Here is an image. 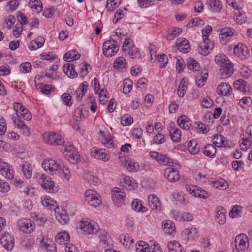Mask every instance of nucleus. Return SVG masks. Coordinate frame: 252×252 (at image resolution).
Listing matches in <instances>:
<instances>
[{
	"label": "nucleus",
	"mask_w": 252,
	"mask_h": 252,
	"mask_svg": "<svg viewBox=\"0 0 252 252\" xmlns=\"http://www.w3.org/2000/svg\"><path fill=\"white\" fill-rule=\"evenodd\" d=\"M42 167L47 173L63 176L67 180H69L71 176L67 167L58 164L52 159L44 160L42 162Z\"/></svg>",
	"instance_id": "f257e3e1"
},
{
	"label": "nucleus",
	"mask_w": 252,
	"mask_h": 252,
	"mask_svg": "<svg viewBox=\"0 0 252 252\" xmlns=\"http://www.w3.org/2000/svg\"><path fill=\"white\" fill-rule=\"evenodd\" d=\"M36 181L40 185L42 189L49 193H55L58 189L55 187L54 182L46 175L37 173L34 176Z\"/></svg>",
	"instance_id": "f03ea898"
},
{
	"label": "nucleus",
	"mask_w": 252,
	"mask_h": 252,
	"mask_svg": "<svg viewBox=\"0 0 252 252\" xmlns=\"http://www.w3.org/2000/svg\"><path fill=\"white\" fill-rule=\"evenodd\" d=\"M23 107L20 103H15L14 104V109L16 114L15 116H13L12 120L15 126L20 130L23 131L24 133L27 136H29L31 134L30 129L25 123L22 121L19 115H18L19 112L21 111Z\"/></svg>",
	"instance_id": "7ed1b4c3"
},
{
	"label": "nucleus",
	"mask_w": 252,
	"mask_h": 252,
	"mask_svg": "<svg viewBox=\"0 0 252 252\" xmlns=\"http://www.w3.org/2000/svg\"><path fill=\"white\" fill-rule=\"evenodd\" d=\"M61 150L69 162L74 164L79 160L78 152L73 146H63Z\"/></svg>",
	"instance_id": "20e7f679"
},
{
	"label": "nucleus",
	"mask_w": 252,
	"mask_h": 252,
	"mask_svg": "<svg viewBox=\"0 0 252 252\" xmlns=\"http://www.w3.org/2000/svg\"><path fill=\"white\" fill-rule=\"evenodd\" d=\"M18 229L26 234L32 233L35 228L34 222L29 219L24 218L18 222Z\"/></svg>",
	"instance_id": "39448f33"
},
{
	"label": "nucleus",
	"mask_w": 252,
	"mask_h": 252,
	"mask_svg": "<svg viewBox=\"0 0 252 252\" xmlns=\"http://www.w3.org/2000/svg\"><path fill=\"white\" fill-rule=\"evenodd\" d=\"M85 200L90 205L96 207L101 203L100 195L94 190H87L85 193Z\"/></svg>",
	"instance_id": "423d86ee"
},
{
	"label": "nucleus",
	"mask_w": 252,
	"mask_h": 252,
	"mask_svg": "<svg viewBox=\"0 0 252 252\" xmlns=\"http://www.w3.org/2000/svg\"><path fill=\"white\" fill-rule=\"evenodd\" d=\"M119 50V46L117 41L115 40H108L103 43V52L105 56L111 57L115 55Z\"/></svg>",
	"instance_id": "0eeeda50"
},
{
	"label": "nucleus",
	"mask_w": 252,
	"mask_h": 252,
	"mask_svg": "<svg viewBox=\"0 0 252 252\" xmlns=\"http://www.w3.org/2000/svg\"><path fill=\"white\" fill-rule=\"evenodd\" d=\"M80 228L88 234H93L97 232L99 226L94 221L89 220H82L80 222Z\"/></svg>",
	"instance_id": "6e6552de"
},
{
	"label": "nucleus",
	"mask_w": 252,
	"mask_h": 252,
	"mask_svg": "<svg viewBox=\"0 0 252 252\" xmlns=\"http://www.w3.org/2000/svg\"><path fill=\"white\" fill-rule=\"evenodd\" d=\"M43 140L45 143L51 145H59L63 143V139L58 133L47 132L43 135Z\"/></svg>",
	"instance_id": "1a4fd4ad"
},
{
	"label": "nucleus",
	"mask_w": 252,
	"mask_h": 252,
	"mask_svg": "<svg viewBox=\"0 0 252 252\" xmlns=\"http://www.w3.org/2000/svg\"><path fill=\"white\" fill-rule=\"evenodd\" d=\"M242 141L240 146L242 150L248 149L252 141V125L247 126L245 133L243 134Z\"/></svg>",
	"instance_id": "9d476101"
},
{
	"label": "nucleus",
	"mask_w": 252,
	"mask_h": 252,
	"mask_svg": "<svg viewBox=\"0 0 252 252\" xmlns=\"http://www.w3.org/2000/svg\"><path fill=\"white\" fill-rule=\"evenodd\" d=\"M214 47V44L210 41L208 37L203 38V41L200 42L198 46V52L203 56L207 55Z\"/></svg>",
	"instance_id": "9b49d317"
},
{
	"label": "nucleus",
	"mask_w": 252,
	"mask_h": 252,
	"mask_svg": "<svg viewBox=\"0 0 252 252\" xmlns=\"http://www.w3.org/2000/svg\"><path fill=\"white\" fill-rule=\"evenodd\" d=\"M248 245V238L245 234H241L236 237L235 247L238 252L245 251Z\"/></svg>",
	"instance_id": "f8f14e48"
},
{
	"label": "nucleus",
	"mask_w": 252,
	"mask_h": 252,
	"mask_svg": "<svg viewBox=\"0 0 252 252\" xmlns=\"http://www.w3.org/2000/svg\"><path fill=\"white\" fill-rule=\"evenodd\" d=\"M91 153L92 156L95 158L105 162L108 161L110 158L109 152L105 149H95L93 148Z\"/></svg>",
	"instance_id": "ddd939ff"
},
{
	"label": "nucleus",
	"mask_w": 252,
	"mask_h": 252,
	"mask_svg": "<svg viewBox=\"0 0 252 252\" xmlns=\"http://www.w3.org/2000/svg\"><path fill=\"white\" fill-rule=\"evenodd\" d=\"M234 54L242 60L246 59L249 56V51L248 48L242 43H238L234 47Z\"/></svg>",
	"instance_id": "4468645a"
},
{
	"label": "nucleus",
	"mask_w": 252,
	"mask_h": 252,
	"mask_svg": "<svg viewBox=\"0 0 252 252\" xmlns=\"http://www.w3.org/2000/svg\"><path fill=\"white\" fill-rule=\"evenodd\" d=\"M0 172L3 176L8 179L11 180L14 178L13 168L7 163L0 162Z\"/></svg>",
	"instance_id": "2eb2a0df"
},
{
	"label": "nucleus",
	"mask_w": 252,
	"mask_h": 252,
	"mask_svg": "<svg viewBox=\"0 0 252 252\" xmlns=\"http://www.w3.org/2000/svg\"><path fill=\"white\" fill-rule=\"evenodd\" d=\"M0 243L6 250L11 251L14 247V241L13 237L7 233H5L1 237Z\"/></svg>",
	"instance_id": "dca6fc26"
},
{
	"label": "nucleus",
	"mask_w": 252,
	"mask_h": 252,
	"mask_svg": "<svg viewBox=\"0 0 252 252\" xmlns=\"http://www.w3.org/2000/svg\"><path fill=\"white\" fill-rule=\"evenodd\" d=\"M234 30L230 28H224L221 29L219 35L220 41L223 44L226 43L234 35Z\"/></svg>",
	"instance_id": "f3484780"
},
{
	"label": "nucleus",
	"mask_w": 252,
	"mask_h": 252,
	"mask_svg": "<svg viewBox=\"0 0 252 252\" xmlns=\"http://www.w3.org/2000/svg\"><path fill=\"white\" fill-rule=\"evenodd\" d=\"M233 65L231 63H225V64L222 65L220 67L219 72L222 78H227L231 76L233 72Z\"/></svg>",
	"instance_id": "a211bd4d"
},
{
	"label": "nucleus",
	"mask_w": 252,
	"mask_h": 252,
	"mask_svg": "<svg viewBox=\"0 0 252 252\" xmlns=\"http://www.w3.org/2000/svg\"><path fill=\"white\" fill-rule=\"evenodd\" d=\"M232 91L231 86L227 83H221L217 88L218 94L221 96H228L230 95Z\"/></svg>",
	"instance_id": "6ab92c4d"
},
{
	"label": "nucleus",
	"mask_w": 252,
	"mask_h": 252,
	"mask_svg": "<svg viewBox=\"0 0 252 252\" xmlns=\"http://www.w3.org/2000/svg\"><path fill=\"white\" fill-rule=\"evenodd\" d=\"M165 178L171 182H175L179 180V171L171 168H167L164 172Z\"/></svg>",
	"instance_id": "aec40b11"
},
{
	"label": "nucleus",
	"mask_w": 252,
	"mask_h": 252,
	"mask_svg": "<svg viewBox=\"0 0 252 252\" xmlns=\"http://www.w3.org/2000/svg\"><path fill=\"white\" fill-rule=\"evenodd\" d=\"M176 47L178 49L183 53H187L189 51L190 45L189 41L184 38H179L176 42Z\"/></svg>",
	"instance_id": "412c9836"
},
{
	"label": "nucleus",
	"mask_w": 252,
	"mask_h": 252,
	"mask_svg": "<svg viewBox=\"0 0 252 252\" xmlns=\"http://www.w3.org/2000/svg\"><path fill=\"white\" fill-rule=\"evenodd\" d=\"M148 201L149 206L152 210H156L158 211L161 210V205L158 197L153 194H151L148 197Z\"/></svg>",
	"instance_id": "4be33fe9"
},
{
	"label": "nucleus",
	"mask_w": 252,
	"mask_h": 252,
	"mask_svg": "<svg viewBox=\"0 0 252 252\" xmlns=\"http://www.w3.org/2000/svg\"><path fill=\"white\" fill-rule=\"evenodd\" d=\"M226 210L221 206L218 208L216 215V221L220 225H223L226 221Z\"/></svg>",
	"instance_id": "5701e85b"
},
{
	"label": "nucleus",
	"mask_w": 252,
	"mask_h": 252,
	"mask_svg": "<svg viewBox=\"0 0 252 252\" xmlns=\"http://www.w3.org/2000/svg\"><path fill=\"white\" fill-rule=\"evenodd\" d=\"M234 19L239 24H242L246 21V16L239 6L235 8Z\"/></svg>",
	"instance_id": "b1692460"
},
{
	"label": "nucleus",
	"mask_w": 252,
	"mask_h": 252,
	"mask_svg": "<svg viewBox=\"0 0 252 252\" xmlns=\"http://www.w3.org/2000/svg\"><path fill=\"white\" fill-rule=\"evenodd\" d=\"M177 123L181 128L186 130H189L191 125L190 120L185 115H182L178 117Z\"/></svg>",
	"instance_id": "393cba45"
},
{
	"label": "nucleus",
	"mask_w": 252,
	"mask_h": 252,
	"mask_svg": "<svg viewBox=\"0 0 252 252\" xmlns=\"http://www.w3.org/2000/svg\"><path fill=\"white\" fill-rule=\"evenodd\" d=\"M123 186L127 190H133L137 186L135 180L129 176H126L124 178Z\"/></svg>",
	"instance_id": "a878e982"
},
{
	"label": "nucleus",
	"mask_w": 252,
	"mask_h": 252,
	"mask_svg": "<svg viewBox=\"0 0 252 252\" xmlns=\"http://www.w3.org/2000/svg\"><path fill=\"white\" fill-rule=\"evenodd\" d=\"M70 239V237L68 233L65 231L61 232L57 234L55 237L56 242L60 245H64L67 244Z\"/></svg>",
	"instance_id": "bb28decb"
},
{
	"label": "nucleus",
	"mask_w": 252,
	"mask_h": 252,
	"mask_svg": "<svg viewBox=\"0 0 252 252\" xmlns=\"http://www.w3.org/2000/svg\"><path fill=\"white\" fill-rule=\"evenodd\" d=\"M208 78V71L204 69L201 73L196 75L195 82L198 87L203 86Z\"/></svg>",
	"instance_id": "cd10ccee"
},
{
	"label": "nucleus",
	"mask_w": 252,
	"mask_h": 252,
	"mask_svg": "<svg viewBox=\"0 0 252 252\" xmlns=\"http://www.w3.org/2000/svg\"><path fill=\"white\" fill-rule=\"evenodd\" d=\"M55 212L56 218L61 224L63 225L67 224L69 218L68 215L65 213V211L62 210V213H59V211H57V209H55Z\"/></svg>",
	"instance_id": "c85d7f7f"
},
{
	"label": "nucleus",
	"mask_w": 252,
	"mask_h": 252,
	"mask_svg": "<svg viewBox=\"0 0 252 252\" xmlns=\"http://www.w3.org/2000/svg\"><path fill=\"white\" fill-rule=\"evenodd\" d=\"M99 137L101 138V142L107 147L113 146V140L110 138V135L107 132L100 131Z\"/></svg>",
	"instance_id": "c756f323"
},
{
	"label": "nucleus",
	"mask_w": 252,
	"mask_h": 252,
	"mask_svg": "<svg viewBox=\"0 0 252 252\" xmlns=\"http://www.w3.org/2000/svg\"><path fill=\"white\" fill-rule=\"evenodd\" d=\"M40 246L47 251L55 252L56 251V244L52 241L42 239L40 241Z\"/></svg>",
	"instance_id": "7c9ffc66"
},
{
	"label": "nucleus",
	"mask_w": 252,
	"mask_h": 252,
	"mask_svg": "<svg viewBox=\"0 0 252 252\" xmlns=\"http://www.w3.org/2000/svg\"><path fill=\"white\" fill-rule=\"evenodd\" d=\"M123 158H124L125 165L129 171L134 172L139 170V166L138 163L132 161L131 159H130L129 158H126V157Z\"/></svg>",
	"instance_id": "2f4dec72"
},
{
	"label": "nucleus",
	"mask_w": 252,
	"mask_h": 252,
	"mask_svg": "<svg viewBox=\"0 0 252 252\" xmlns=\"http://www.w3.org/2000/svg\"><path fill=\"white\" fill-rule=\"evenodd\" d=\"M87 87L88 83L84 81L79 86L75 93L73 94H76V99L78 101H80L82 99L84 94L87 91Z\"/></svg>",
	"instance_id": "473e14b6"
},
{
	"label": "nucleus",
	"mask_w": 252,
	"mask_h": 252,
	"mask_svg": "<svg viewBox=\"0 0 252 252\" xmlns=\"http://www.w3.org/2000/svg\"><path fill=\"white\" fill-rule=\"evenodd\" d=\"M202 151L205 155L212 158L215 155L216 149L213 145L208 144L202 148Z\"/></svg>",
	"instance_id": "72a5a7b5"
},
{
	"label": "nucleus",
	"mask_w": 252,
	"mask_h": 252,
	"mask_svg": "<svg viewBox=\"0 0 252 252\" xmlns=\"http://www.w3.org/2000/svg\"><path fill=\"white\" fill-rule=\"evenodd\" d=\"M21 167L24 176L27 179H30L32 174V167L31 164L27 162H25L22 165Z\"/></svg>",
	"instance_id": "f704fd0d"
},
{
	"label": "nucleus",
	"mask_w": 252,
	"mask_h": 252,
	"mask_svg": "<svg viewBox=\"0 0 252 252\" xmlns=\"http://www.w3.org/2000/svg\"><path fill=\"white\" fill-rule=\"evenodd\" d=\"M162 228L168 234H171L175 231V226L174 223L170 220H165L162 222Z\"/></svg>",
	"instance_id": "c9c22d12"
},
{
	"label": "nucleus",
	"mask_w": 252,
	"mask_h": 252,
	"mask_svg": "<svg viewBox=\"0 0 252 252\" xmlns=\"http://www.w3.org/2000/svg\"><path fill=\"white\" fill-rule=\"evenodd\" d=\"M80 57L79 53L76 52L75 50H72L66 53L63 57L64 59L67 62H71L74 60L78 59Z\"/></svg>",
	"instance_id": "e433bc0d"
},
{
	"label": "nucleus",
	"mask_w": 252,
	"mask_h": 252,
	"mask_svg": "<svg viewBox=\"0 0 252 252\" xmlns=\"http://www.w3.org/2000/svg\"><path fill=\"white\" fill-rule=\"evenodd\" d=\"M215 61L217 64L220 66L225 64V63H229L230 61L223 54H219L215 56Z\"/></svg>",
	"instance_id": "4c0bfd02"
},
{
	"label": "nucleus",
	"mask_w": 252,
	"mask_h": 252,
	"mask_svg": "<svg viewBox=\"0 0 252 252\" xmlns=\"http://www.w3.org/2000/svg\"><path fill=\"white\" fill-rule=\"evenodd\" d=\"M213 140V144L215 145L217 147L225 146V138L221 134H217L214 135Z\"/></svg>",
	"instance_id": "58836bf2"
},
{
	"label": "nucleus",
	"mask_w": 252,
	"mask_h": 252,
	"mask_svg": "<svg viewBox=\"0 0 252 252\" xmlns=\"http://www.w3.org/2000/svg\"><path fill=\"white\" fill-rule=\"evenodd\" d=\"M212 184L214 187L219 189H226L228 187V183L222 179L220 180L213 181Z\"/></svg>",
	"instance_id": "ea45409f"
},
{
	"label": "nucleus",
	"mask_w": 252,
	"mask_h": 252,
	"mask_svg": "<svg viewBox=\"0 0 252 252\" xmlns=\"http://www.w3.org/2000/svg\"><path fill=\"white\" fill-rule=\"evenodd\" d=\"M167 248L169 252H182L181 246L178 242L176 241L169 242Z\"/></svg>",
	"instance_id": "a19ab883"
},
{
	"label": "nucleus",
	"mask_w": 252,
	"mask_h": 252,
	"mask_svg": "<svg viewBox=\"0 0 252 252\" xmlns=\"http://www.w3.org/2000/svg\"><path fill=\"white\" fill-rule=\"evenodd\" d=\"M189 151L192 154H196L200 151V147L195 140H192L188 143Z\"/></svg>",
	"instance_id": "79ce46f5"
},
{
	"label": "nucleus",
	"mask_w": 252,
	"mask_h": 252,
	"mask_svg": "<svg viewBox=\"0 0 252 252\" xmlns=\"http://www.w3.org/2000/svg\"><path fill=\"white\" fill-rule=\"evenodd\" d=\"M126 65L125 59L123 57H119L116 59L113 66L115 68L124 69L126 68Z\"/></svg>",
	"instance_id": "37998d69"
},
{
	"label": "nucleus",
	"mask_w": 252,
	"mask_h": 252,
	"mask_svg": "<svg viewBox=\"0 0 252 252\" xmlns=\"http://www.w3.org/2000/svg\"><path fill=\"white\" fill-rule=\"evenodd\" d=\"M137 252H151L148 244L143 241H140L136 246Z\"/></svg>",
	"instance_id": "c03bdc74"
},
{
	"label": "nucleus",
	"mask_w": 252,
	"mask_h": 252,
	"mask_svg": "<svg viewBox=\"0 0 252 252\" xmlns=\"http://www.w3.org/2000/svg\"><path fill=\"white\" fill-rule=\"evenodd\" d=\"M131 207L133 210L137 212H146L147 210L146 207L143 206L141 202L138 199H135L132 202Z\"/></svg>",
	"instance_id": "a18cd8bd"
},
{
	"label": "nucleus",
	"mask_w": 252,
	"mask_h": 252,
	"mask_svg": "<svg viewBox=\"0 0 252 252\" xmlns=\"http://www.w3.org/2000/svg\"><path fill=\"white\" fill-rule=\"evenodd\" d=\"M158 162L163 165L172 166L173 162L167 156L164 155H160L158 158Z\"/></svg>",
	"instance_id": "49530a36"
},
{
	"label": "nucleus",
	"mask_w": 252,
	"mask_h": 252,
	"mask_svg": "<svg viewBox=\"0 0 252 252\" xmlns=\"http://www.w3.org/2000/svg\"><path fill=\"white\" fill-rule=\"evenodd\" d=\"M133 46H135L133 40L130 38L126 39L123 42L122 50L126 54L131 50Z\"/></svg>",
	"instance_id": "de8ad7c7"
},
{
	"label": "nucleus",
	"mask_w": 252,
	"mask_h": 252,
	"mask_svg": "<svg viewBox=\"0 0 252 252\" xmlns=\"http://www.w3.org/2000/svg\"><path fill=\"white\" fill-rule=\"evenodd\" d=\"M125 195L123 194H112V198L114 203L117 206H121L124 202Z\"/></svg>",
	"instance_id": "09e8293b"
},
{
	"label": "nucleus",
	"mask_w": 252,
	"mask_h": 252,
	"mask_svg": "<svg viewBox=\"0 0 252 252\" xmlns=\"http://www.w3.org/2000/svg\"><path fill=\"white\" fill-rule=\"evenodd\" d=\"M100 241L105 246H109L111 243L110 236L105 232H101L99 234Z\"/></svg>",
	"instance_id": "8fccbe9b"
},
{
	"label": "nucleus",
	"mask_w": 252,
	"mask_h": 252,
	"mask_svg": "<svg viewBox=\"0 0 252 252\" xmlns=\"http://www.w3.org/2000/svg\"><path fill=\"white\" fill-rule=\"evenodd\" d=\"M30 7L39 13L42 10V5L41 1L36 0L30 1Z\"/></svg>",
	"instance_id": "3c124183"
},
{
	"label": "nucleus",
	"mask_w": 252,
	"mask_h": 252,
	"mask_svg": "<svg viewBox=\"0 0 252 252\" xmlns=\"http://www.w3.org/2000/svg\"><path fill=\"white\" fill-rule=\"evenodd\" d=\"M169 132L170 134L171 138L173 141L178 142L180 141L181 136V132L179 129H175V128H172V129L169 130Z\"/></svg>",
	"instance_id": "603ef678"
},
{
	"label": "nucleus",
	"mask_w": 252,
	"mask_h": 252,
	"mask_svg": "<svg viewBox=\"0 0 252 252\" xmlns=\"http://www.w3.org/2000/svg\"><path fill=\"white\" fill-rule=\"evenodd\" d=\"M210 5L212 10L216 12H220L222 8V3L220 0H212Z\"/></svg>",
	"instance_id": "864d4df0"
},
{
	"label": "nucleus",
	"mask_w": 252,
	"mask_h": 252,
	"mask_svg": "<svg viewBox=\"0 0 252 252\" xmlns=\"http://www.w3.org/2000/svg\"><path fill=\"white\" fill-rule=\"evenodd\" d=\"M88 182L94 186H96L100 183L99 179L95 176L91 174H87L86 176Z\"/></svg>",
	"instance_id": "5fc2aeb1"
},
{
	"label": "nucleus",
	"mask_w": 252,
	"mask_h": 252,
	"mask_svg": "<svg viewBox=\"0 0 252 252\" xmlns=\"http://www.w3.org/2000/svg\"><path fill=\"white\" fill-rule=\"evenodd\" d=\"M183 233L188 238H193L196 235L197 230L194 227H191L185 229L183 232Z\"/></svg>",
	"instance_id": "6e6d98bb"
},
{
	"label": "nucleus",
	"mask_w": 252,
	"mask_h": 252,
	"mask_svg": "<svg viewBox=\"0 0 252 252\" xmlns=\"http://www.w3.org/2000/svg\"><path fill=\"white\" fill-rule=\"evenodd\" d=\"M187 67L189 70L197 71L199 64L195 60L191 59L187 62Z\"/></svg>",
	"instance_id": "4d7b16f0"
},
{
	"label": "nucleus",
	"mask_w": 252,
	"mask_h": 252,
	"mask_svg": "<svg viewBox=\"0 0 252 252\" xmlns=\"http://www.w3.org/2000/svg\"><path fill=\"white\" fill-rule=\"evenodd\" d=\"M132 83L130 79H126L123 81V92L127 94L130 92L132 88Z\"/></svg>",
	"instance_id": "13d9d810"
},
{
	"label": "nucleus",
	"mask_w": 252,
	"mask_h": 252,
	"mask_svg": "<svg viewBox=\"0 0 252 252\" xmlns=\"http://www.w3.org/2000/svg\"><path fill=\"white\" fill-rule=\"evenodd\" d=\"M127 54L132 59H139L141 57L140 52L135 46H133V48Z\"/></svg>",
	"instance_id": "bf43d9fd"
},
{
	"label": "nucleus",
	"mask_w": 252,
	"mask_h": 252,
	"mask_svg": "<svg viewBox=\"0 0 252 252\" xmlns=\"http://www.w3.org/2000/svg\"><path fill=\"white\" fill-rule=\"evenodd\" d=\"M204 24V21L199 18L192 19L187 24V27H194L196 26H202Z\"/></svg>",
	"instance_id": "052dcab7"
},
{
	"label": "nucleus",
	"mask_w": 252,
	"mask_h": 252,
	"mask_svg": "<svg viewBox=\"0 0 252 252\" xmlns=\"http://www.w3.org/2000/svg\"><path fill=\"white\" fill-rule=\"evenodd\" d=\"M195 197H199L201 198H207L210 196L209 193L203 190L202 188L197 187Z\"/></svg>",
	"instance_id": "680f3d73"
},
{
	"label": "nucleus",
	"mask_w": 252,
	"mask_h": 252,
	"mask_svg": "<svg viewBox=\"0 0 252 252\" xmlns=\"http://www.w3.org/2000/svg\"><path fill=\"white\" fill-rule=\"evenodd\" d=\"M252 103V100L249 97H245L240 100L239 104L243 108H246L247 107H249Z\"/></svg>",
	"instance_id": "e2e57ef3"
},
{
	"label": "nucleus",
	"mask_w": 252,
	"mask_h": 252,
	"mask_svg": "<svg viewBox=\"0 0 252 252\" xmlns=\"http://www.w3.org/2000/svg\"><path fill=\"white\" fill-rule=\"evenodd\" d=\"M120 242L124 245L127 246L128 243L130 242V243H133L134 242V239L130 238L128 235H122L120 236Z\"/></svg>",
	"instance_id": "0e129e2a"
},
{
	"label": "nucleus",
	"mask_w": 252,
	"mask_h": 252,
	"mask_svg": "<svg viewBox=\"0 0 252 252\" xmlns=\"http://www.w3.org/2000/svg\"><path fill=\"white\" fill-rule=\"evenodd\" d=\"M155 57L158 60V62H162L163 64L160 66L161 68H164L168 63V58L165 54H162L160 56L155 55Z\"/></svg>",
	"instance_id": "69168bd1"
},
{
	"label": "nucleus",
	"mask_w": 252,
	"mask_h": 252,
	"mask_svg": "<svg viewBox=\"0 0 252 252\" xmlns=\"http://www.w3.org/2000/svg\"><path fill=\"white\" fill-rule=\"evenodd\" d=\"M55 203H56V202L48 196H45L42 200V205L46 207L54 206Z\"/></svg>",
	"instance_id": "338daca9"
},
{
	"label": "nucleus",
	"mask_w": 252,
	"mask_h": 252,
	"mask_svg": "<svg viewBox=\"0 0 252 252\" xmlns=\"http://www.w3.org/2000/svg\"><path fill=\"white\" fill-rule=\"evenodd\" d=\"M21 70L24 73H29L32 70V65L29 62H25L20 65Z\"/></svg>",
	"instance_id": "774afa93"
}]
</instances>
